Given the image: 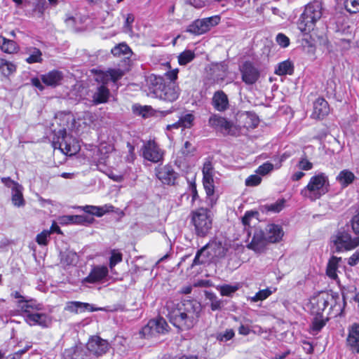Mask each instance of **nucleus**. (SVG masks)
<instances>
[{"mask_svg":"<svg viewBox=\"0 0 359 359\" xmlns=\"http://www.w3.org/2000/svg\"><path fill=\"white\" fill-rule=\"evenodd\" d=\"M146 89L147 95L151 97L158 98L164 85L163 79L154 74L149 75L146 79Z\"/></svg>","mask_w":359,"mask_h":359,"instance_id":"obj_15","label":"nucleus"},{"mask_svg":"<svg viewBox=\"0 0 359 359\" xmlns=\"http://www.w3.org/2000/svg\"><path fill=\"white\" fill-rule=\"evenodd\" d=\"M90 304L81 302H69L67 304L65 310L72 313H81L86 310H90Z\"/></svg>","mask_w":359,"mask_h":359,"instance_id":"obj_36","label":"nucleus"},{"mask_svg":"<svg viewBox=\"0 0 359 359\" xmlns=\"http://www.w3.org/2000/svg\"><path fill=\"white\" fill-rule=\"evenodd\" d=\"M297 167L302 170L308 171L313 168V163L310 162L306 156L301 157L298 163Z\"/></svg>","mask_w":359,"mask_h":359,"instance_id":"obj_52","label":"nucleus"},{"mask_svg":"<svg viewBox=\"0 0 359 359\" xmlns=\"http://www.w3.org/2000/svg\"><path fill=\"white\" fill-rule=\"evenodd\" d=\"M196 57L193 50H185L178 55V62L180 65H186L191 62Z\"/></svg>","mask_w":359,"mask_h":359,"instance_id":"obj_44","label":"nucleus"},{"mask_svg":"<svg viewBox=\"0 0 359 359\" xmlns=\"http://www.w3.org/2000/svg\"><path fill=\"white\" fill-rule=\"evenodd\" d=\"M124 74L125 72L121 69H109L106 72H100L96 75L95 81L97 83H104L107 84L110 81L116 83L121 79Z\"/></svg>","mask_w":359,"mask_h":359,"instance_id":"obj_21","label":"nucleus"},{"mask_svg":"<svg viewBox=\"0 0 359 359\" xmlns=\"http://www.w3.org/2000/svg\"><path fill=\"white\" fill-rule=\"evenodd\" d=\"M351 226L355 234L359 236V209L351 219Z\"/></svg>","mask_w":359,"mask_h":359,"instance_id":"obj_57","label":"nucleus"},{"mask_svg":"<svg viewBox=\"0 0 359 359\" xmlns=\"http://www.w3.org/2000/svg\"><path fill=\"white\" fill-rule=\"evenodd\" d=\"M212 104L217 111H224L229 106L226 95L223 91H217L212 97Z\"/></svg>","mask_w":359,"mask_h":359,"instance_id":"obj_32","label":"nucleus"},{"mask_svg":"<svg viewBox=\"0 0 359 359\" xmlns=\"http://www.w3.org/2000/svg\"><path fill=\"white\" fill-rule=\"evenodd\" d=\"M109 274V269L107 266L104 265H96L93 266L86 278L82 280V283H102Z\"/></svg>","mask_w":359,"mask_h":359,"instance_id":"obj_14","label":"nucleus"},{"mask_svg":"<svg viewBox=\"0 0 359 359\" xmlns=\"http://www.w3.org/2000/svg\"><path fill=\"white\" fill-rule=\"evenodd\" d=\"M264 233L268 242L273 243L279 242L284 235L282 227L274 224H268Z\"/></svg>","mask_w":359,"mask_h":359,"instance_id":"obj_27","label":"nucleus"},{"mask_svg":"<svg viewBox=\"0 0 359 359\" xmlns=\"http://www.w3.org/2000/svg\"><path fill=\"white\" fill-rule=\"evenodd\" d=\"M209 126L224 135H236L238 128L232 121L217 114H212L208 120Z\"/></svg>","mask_w":359,"mask_h":359,"instance_id":"obj_11","label":"nucleus"},{"mask_svg":"<svg viewBox=\"0 0 359 359\" xmlns=\"http://www.w3.org/2000/svg\"><path fill=\"white\" fill-rule=\"evenodd\" d=\"M195 120V116L194 114L189 113L182 115L178 121L175 123L168 125L167 126L168 129L172 128H191L194 125V121Z\"/></svg>","mask_w":359,"mask_h":359,"instance_id":"obj_30","label":"nucleus"},{"mask_svg":"<svg viewBox=\"0 0 359 359\" xmlns=\"http://www.w3.org/2000/svg\"><path fill=\"white\" fill-rule=\"evenodd\" d=\"M219 22L220 17L219 15L198 19L189 25L187 31L195 35H201L209 31L212 27L217 25Z\"/></svg>","mask_w":359,"mask_h":359,"instance_id":"obj_10","label":"nucleus"},{"mask_svg":"<svg viewBox=\"0 0 359 359\" xmlns=\"http://www.w3.org/2000/svg\"><path fill=\"white\" fill-rule=\"evenodd\" d=\"M24 53L27 55L25 61L28 64L41 63L43 60L42 52L36 47H26Z\"/></svg>","mask_w":359,"mask_h":359,"instance_id":"obj_29","label":"nucleus"},{"mask_svg":"<svg viewBox=\"0 0 359 359\" xmlns=\"http://www.w3.org/2000/svg\"><path fill=\"white\" fill-rule=\"evenodd\" d=\"M60 136L57 142L53 141L55 149L59 148L66 155H74L79 151L78 142L72 135H68L65 130H60Z\"/></svg>","mask_w":359,"mask_h":359,"instance_id":"obj_7","label":"nucleus"},{"mask_svg":"<svg viewBox=\"0 0 359 359\" xmlns=\"http://www.w3.org/2000/svg\"><path fill=\"white\" fill-rule=\"evenodd\" d=\"M189 190L191 195V203H194L197 199H198L199 196L198 194V191L196 189V184L195 182H191L189 184Z\"/></svg>","mask_w":359,"mask_h":359,"instance_id":"obj_63","label":"nucleus"},{"mask_svg":"<svg viewBox=\"0 0 359 359\" xmlns=\"http://www.w3.org/2000/svg\"><path fill=\"white\" fill-rule=\"evenodd\" d=\"M261 177L257 175H253L248 177L245 180L247 186H257L261 182Z\"/></svg>","mask_w":359,"mask_h":359,"instance_id":"obj_60","label":"nucleus"},{"mask_svg":"<svg viewBox=\"0 0 359 359\" xmlns=\"http://www.w3.org/2000/svg\"><path fill=\"white\" fill-rule=\"evenodd\" d=\"M359 262V249H358L348 259V264L350 266H355Z\"/></svg>","mask_w":359,"mask_h":359,"instance_id":"obj_64","label":"nucleus"},{"mask_svg":"<svg viewBox=\"0 0 359 359\" xmlns=\"http://www.w3.org/2000/svg\"><path fill=\"white\" fill-rule=\"evenodd\" d=\"M1 182L4 185L8 188H11V190L13 189H16L18 187H20V184L13 180H11L10 177H1Z\"/></svg>","mask_w":359,"mask_h":359,"instance_id":"obj_59","label":"nucleus"},{"mask_svg":"<svg viewBox=\"0 0 359 359\" xmlns=\"http://www.w3.org/2000/svg\"><path fill=\"white\" fill-rule=\"evenodd\" d=\"M272 294V291L269 288L261 290L255 294V296L248 298L251 302H257L267 299Z\"/></svg>","mask_w":359,"mask_h":359,"instance_id":"obj_45","label":"nucleus"},{"mask_svg":"<svg viewBox=\"0 0 359 359\" xmlns=\"http://www.w3.org/2000/svg\"><path fill=\"white\" fill-rule=\"evenodd\" d=\"M76 253L68 251L61 254V263L65 266L75 265L77 263Z\"/></svg>","mask_w":359,"mask_h":359,"instance_id":"obj_40","label":"nucleus"},{"mask_svg":"<svg viewBox=\"0 0 359 359\" xmlns=\"http://www.w3.org/2000/svg\"><path fill=\"white\" fill-rule=\"evenodd\" d=\"M323 15L324 8L321 1L314 0L307 4L298 20V29L304 34L310 33Z\"/></svg>","mask_w":359,"mask_h":359,"instance_id":"obj_2","label":"nucleus"},{"mask_svg":"<svg viewBox=\"0 0 359 359\" xmlns=\"http://www.w3.org/2000/svg\"><path fill=\"white\" fill-rule=\"evenodd\" d=\"M187 2L196 8H201L208 5V0H187Z\"/></svg>","mask_w":359,"mask_h":359,"instance_id":"obj_62","label":"nucleus"},{"mask_svg":"<svg viewBox=\"0 0 359 359\" xmlns=\"http://www.w3.org/2000/svg\"><path fill=\"white\" fill-rule=\"evenodd\" d=\"M81 348L78 346H73L65 350L63 356L65 359H80L79 352Z\"/></svg>","mask_w":359,"mask_h":359,"instance_id":"obj_47","label":"nucleus"},{"mask_svg":"<svg viewBox=\"0 0 359 359\" xmlns=\"http://www.w3.org/2000/svg\"><path fill=\"white\" fill-rule=\"evenodd\" d=\"M168 317L170 323L180 331H188L198 323L202 307L196 300H184L174 304L168 302Z\"/></svg>","mask_w":359,"mask_h":359,"instance_id":"obj_1","label":"nucleus"},{"mask_svg":"<svg viewBox=\"0 0 359 359\" xmlns=\"http://www.w3.org/2000/svg\"><path fill=\"white\" fill-rule=\"evenodd\" d=\"M285 200L280 199L276 202L264 205V208L269 212H279L284 208Z\"/></svg>","mask_w":359,"mask_h":359,"instance_id":"obj_48","label":"nucleus"},{"mask_svg":"<svg viewBox=\"0 0 359 359\" xmlns=\"http://www.w3.org/2000/svg\"><path fill=\"white\" fill-rule=\"evenodd\" d=\"M240 70L243 81L248 85L255 83L259 78V70L250 62H245Z\"/></svg>","mask_w":359,"mask_h":359,"instance_id":"obj_17","label":"nucleus"},{"mask_svg":"<svg viewBox=\"0 0 359 359\" xmlns=\"http://www.w3.org/2000/svg\"><path fill=\"white\" fill-rule=\"evenodd\" d=\"M99 83L100 85L95 88L92 95V102L95 105L107 102L110 96V91L107 86V83Z\"/></svg>","mask_w":359,"mask_h":359,"instance_id":"obj_24","label":"nucleus"},{"mask_svg":"<svg viewBox=\"0 0 359 359\" xmlns=\"http://www.w3.org/2000/svg\"><path fill=\"white\" fill-rule=\"evenodd\" d=\"M62 79L63 74L58 70H53L41 76V79L44 84L53 87L60 85Z\"/></svg>","mask_w":359,"mask_h":359,"instance_id":"obj_28","label":"nucleus"},{"mask_svg":"<svg viewBox=\"0 0 359 359\" xmlns=\"http://www.w3.org/2000/svg\"><path fill=\"white\" fill-rule=\"evenodd\" d=\"M151 109L150 107L148 106H140V105H133V112L137 114L142 116L143 117H145L149 112V111Z\"/></svg>","mask_w":359,"mask_h":359,"instance_id":"obj_55","label":"nucleus"},{"mask_svg":"<svg viewBox=\"0 0 359 359\" xmlns=\"http://www.w3.org/2000/svg\"><path fill=\"white\" fill-rule=\"evenodd\" d=\"M268 241L264 232L261 229H255L251 242L247 245L248 248L255 252H262L267 244Z\"/></svg>","mask_w":359,"mask_h":359,"instance_id":"obj_20","label":"nucleus"},{"mask_svg":"<svg viewBox=\"0 0 359 359\" xmlns=\"http://www.w3.org/2000/svg\"><path fill=\"white\" fill-rule=\"evenodd\" d=\"M347 346L353 353H359V324L355 323L348 328Z\"/></svg>","mask_w":359,"mask_h":359,"instance_id":"obj_23","label":"nucleus"},{"mask_svg":"<svg viewBox=\"0 0 359 359\" xmlns=\"http://www.w3.org/2000/svg\"><path fill=\"white\" fill-rule=\"evenodd\" d=\"M191 223L198 236H207L212 226V217L208 208H201L191 212Z\"/></svg>","mask_w":359,"mask_h":359,"instance_id":"obj_4","label":"nucleus"},{"mask_svg":"<svg viewBox=\"0 0 359 359\" xmlns=\"http://www.w3.org/2000/svg\"><path fill=\"white\" fill-rule=\"evenodd\" d=\"M87 349L93 354L101 355L109 349V344L98 336L92 337L86 344Z\"/></svg>","mask_w":359,"mask_h":359,"instance_id":"obj_18","label":"nucleus"},{"mask_svg":"<svg viewBox=\"0 0 359 359\" xmlns=\"http://www.w3.org/2000/svg\"><path fill=\"white\" fill-rule=\"evenodd\" d=\"M203 184L206 193V202L212 207L217 202V197L215 195L214 175L215 169L210 161L204 163L203 169Z\"/></svg>","mask_w":359,"mask_h":359,"instance_id":"obj_6","label":"nucleus"},{"mask_svg":"<svg viewBox=\"0 0 359 359\" xmlns=\"http://www.w3.org/2000/svg\"><path fill=\"white\" fill-rule=\"evenodd\" d=\"M180 95V88L175 82H170L165 84L158 98L166 102H172Z\"/></svg>","mask_w":359,"mask_h":359,"instance_id":"obj_22","label":"nucleus"},{"mask_svg":"<svg viewBox=\"0 0 359 359\" xmlns=\"http://www.w3.org/2000/svg\"><path fill=\"white\" fill-rule=\"evenodd\" d=\"M16 70L15 65L6 60H0V71L5 76H8Z\"/></svg>","mask_w":359,"mask_h":359,"instance_id":"obj_41","label":"nucleus"},{"mask_svg":"<svg viewBox=\"0 0 359 359\" xmlns=\"http://www.w3.org/2000/svg\"><path fill=\"white\" fill-rule=\"evenodd\" d=\"M330 107L327 102L322 97H318L313 102V111L311 116L316 119L324 118L329 114Z\"/></svg>","mask_w":359,"mask_h":359,"instance_id":"obj_26","label":"nucleus"},{"mask_svg":"<svg viewBox=\"0 0 359 359\" xmlns=\"http://www.w3.org/2000/svg\"><path fill=\"white\" fill-rule=\"evenodd\" d=\"M114 207L111 205H105L104 206H94V205H86L83 208V210L89 214L95 215L97 217H102L105 213L110 211H113Z\"/></svg>","mask_w":359,"mask_h":359,"instance_id":"obj_34","label":"nucleus"},{"mask_svg":"<svg viewBox=\"0 0 359 359\" xmlns=\"http://www.w3.org/2000/svg\"><path fill=\"white\" fill-rule=\"evenodd\" d=\"M273 169V165L269 162L264 163L258 167L256 172L261 175H265Z\"/></svg>","mask_w":359,"mask_h":359,"instance_id":"obj_53","label":"nucleus"},{"mask_svg":"<svg viewBox=\"0 0 359 359\" xmlns=\"http://www.w3.org/2000/svg\"><path fill=\"white\" fill-rule=\"evenodd\" d=\"M336 252L351 250L359 245V236L352 238L351 234L345 231H340L333 240Z\"/></svg>","mask_w":359,"mask_h":359,"instance_id":"obj_9","label":"nucleus"},{"mask_svg":"<svg viewBox=\"0 0 359 359\" xmlns=\"http://www.w3.org/2000/svg\"><path fill=\"white\" fill-rule=\"evenodd\" d=\"M168 327L166 321L163 318L150 320L148 323L142 327L140 334L144 338L155 336L156 334H163L167 332Z\"/></svg>","mask_w":359,"mask_h":359,"instance_id":"obj_12","label":"nucleus"},{"mask_svg":"<svg viewBox=\"0 0 359 359\" xmlns=\"http://www.w3.org/2000/svg\"><path fill=\"white\" fill-rule=\"evenodd\" d=\"M22 189V185H20V187L12 189V202L15 206L20 207L25 205Z\"/></svg>","mask_w":359,"mask_h":359,"instance_id":"obj_39","label":"nucleus"},{"mask_svg":"<svg viewBox=\"0 0 359 359\" xmlns=\"http://www.w3.org/2000/svg\"><path fill=\"white\" fill-rule=\"evenodd\" d=\"M11 297L15 299V304L17 307L19 308L25 315L30 311V309H41V305L36 304L35 300L22 296L18 291H13L11 292Z\"/></svg>","mask_w":359,"mask_h":359,"instance_id":"obj_13","label":"nucleus"},{"mask_svg":"<svg viewBox=\"0 0 359 359\" xmlns=\"http://www.w3.org/2000/svg\"><path fill=\"white\" fill-rule=\"evenodd\" d=\"M294 72V65L290 60L280 62L275 69V74L278 75H292Z\"/></svg>","mask_w":359,"mask_h":359,"instance_id":"obj_37","label":"nucleus"},{"mask_svg":"<svg viewBox=\"0 0 359 359\" xmlns=\"http://www.w3.org/2000/svg\"><path fill=\"white\" fill-rule=\"evenodd\" d=\"M344 6L348 13H357L359 12V0H346Z\"/></svg>","mask_w":359,"mask_h":359,"instance_id":"obj_50","label":"nucleus"},{"mask_svg":"<svg viewBox=\"0 0 359 359\" xmlns=\"http://www.w3.org/2000/svg\"><path fill=\"white\" fill-rule=\"evenodd\" d=\"M0 48L6 53H13L17 50L16 43L5 37L0 36Z\"/></svg>","mask_w":359,"mask_h":359,"instance_id":"obj_38","label":"nucleus"},{"mask_svg":"<svg viewBox=\"0 0 359 359\" xmlns=\"http://www.w3.org/2000/svg\"><path fill=\"white\" fill-rule=\"evenodd\" d=\"M330 182L328 176L324 172H319L311 177L308 184L301 190V195L311 201L319 199L328 192Z\"/></svg>","mask_w":359,"mask_h":359,"instance_id":"obj_3","label":"nucleus"},{"mask_svg":"<svg viewBox=\"0 0 359 359\" xmlns=\"http://www.w3.org/2000/svg\"><path fill=\"white\" fill-rule=\"evenodd\" d=\"M142 156L147 161L158 163L163 161L165 151L154 140L143 142L141 148Z\"/></svg>","mask_w":359,"mask_h":359,"instance_id":"obj_8","label":"nucleus"},{"mask_svg":"<svg viewBox=\"0 0 359 359\" xmlns=\"http://www.w3.org/2000/svg\"><path fill=\"white\" fill-rule=\"evenodd\" d=\"M114 56L126 55L132 53L130 48L126 43H121L115 46L111 50Z\"/></svg>","mask_w":359,"mask_h":359,"instance_id":"obj_43","label":"nucleus"},{"mask_svg":"<svg viewBox=\"0 0 359 359\" xmlns=\"http://www.w3.org/2000/svg\"><path fill=\"white\" fill-rule=\"evenodd\" d=\"M276 39L277 43L283 48H286L290 44L289 38L284 34H282V33L278 34Z\"/></svg>","mask_w":359,"mask_h":359,"instance_id":"obj_56","label":"nucleus"},{"mask_svg":"<svg viewBox=\"0 0 359 359\" xmlns=\"http://www.w3.org/2000/svg\"><path fill=\"white\" fill-rule=\"evenodd\" d=\"M58 222L62 225L84 224L90 222L86 216L82 215H63L59 217Z\"/></svg>","mask_w":359,"mask_h":359,"instance_id":"obj_33","label":"nucleus"},{"mask_svg":"<svg viewBox=\"0 0 359 359\" xmlns=\"http://www.w3.org/2000/svg\"><path fill=\"white\" fill-rule=\"evenodd\" d=\"M156 176L163 184L173 185L178 177V174L172 165H165L156 168Z\"/></svg>","mask_w":359,"mask_h":359,"instance_id":"obj_16","label":"nucleus"},{"mask_svg":"<svg viewBox=\"0 0 359 359\" xmlns=\"http://www.w3.org/2000/svg\"><path fill=\"white\" fill-rule=\"evenodd\" d=\"M227 250L221 241L210 242L197 252L192 266L205 263L209 257H223L226 255Z\"/></svg>","mask_w":359,"mask_h":359,"instance_id":"obj_5","label":"nucleus"},{"mask_svg":"<svg viewBox=\"0 0 359 359\" xmlns=\"http://www.w3.org/2000/svg\"><path fill=\"white\" fill-rule=\"evenodd\" d=\"M234 337V332L232 329L226 330L224 332L217 334V339L221 341H227Z\"/></svg>","mask_w":359,"mask_h":359,"instance_id":"obj_54","label":"nucleus"},{"mask_svg":"<svg viewBox=\"0 0 359 359\" xmlns=\"http://www.w3.org/2000/svg\"><path fill=\"white\" fill-rule=\"evenodd\" d=\"M25 322L30 326L39 325L47 327L51 323V318L46 313H32L29 311L24 315Z\"/></svg>","mask_w":359,"mask_h":359,"instance_id":"obj_19","label":"nucleus"},{"mask_svg":"<svg viewBox=\"0 0 359 359\" xmlns=\"http://www.w3.org/2000/svg\"><path fill=\"white\" fill-rule=\"evenodd\" d=\"M255 214H257V212H245V214L244 215V216L242 218V223H243V226H245V228L250 227V220L252 219V218H253L255 217Z\"/></svg>","mask_w":359,"mask_h":359,"instance_id":"obj_61","label":"nucleus"},{"mask_svg":"<svg viewBox=\"0 0 359 359\" xmlns=\"http://www.w3.org/2000/svg\"><path fill=\"white\" fill-rule=\"evenodd\" d=\"M123 259V255L118 250H112L111 251V257L109 258V266L111 269H113L114 267L118 263L121 262Z\"/></svg>","mask_w":359,"mask_h":359,"instance_id":"obj_46","label":"nucleus"},{"mask_svg":"<svg viewBox=\"0 0 359 359\" xmlns=\"http://www.w3.org/2000/svg\"><path fill=\"white\" fill-rule=\"evenodd\" d=\"M355 180V176L353 172L348 169L342 170L336 177V181L344 189L351 184Z\"/></svg>","mask_w":359,"mask_h":359,"instance_id":"obj_31","label":"nucleus"},{"mask_svg":"<svg viewBox=\"0 0 359 359\" xmlns=\"http://www.w3.org/2000/svg\"><path fill=\"white\" fill-rule=\"evenodd\" d=\"M218 290L222 296H231L238 290V285H223L219 287Z\"/></svg>","mask_w":359,"mask_h":359,"instance_id":"obj_49","label":"nucleus"},{"mask_svg":"<svg viewBox=\"0 0 359 359\" xmlns=\"http://www.w3.org/2000/svg\"><path fill=\"white\" fill-rule=\"evenodd\" d=\"M341 261V257H337L335 256H332L330 259L326 271L327 275L330 278L332 279H336L337 278V271L339 266V264Z\"/></svg>","mask_w":359,"mask_h":359,"instance_id":"obj_35","label":"nucleus"},{"mask_svg":"<svg viewBox=\"0 0 359 359\" xmlns=\"http://www.w3.org/2000/svg\"><path fill=\"white\" fill-rule=\"evenodd\" d=\"M208 299L210 301V308L212 311L220 310L223 306V301L219 299L214 294H210Z\"/></svg>","mask_w":359,"mask_h":359,"instance_id":"obj_51","label":"nucleus"},{"mask_svg":"<svg viewBox=\"0 0 359 359\" xmlns=\"http://www.w3.org/2000/svg\"><path fill=\"white\" fill-rule=\"evenodd\" d=\"M325 323L326 322L323 318L322 315L316 314V316L313 318L311 325V332L313 334H316L325 325Z\"/></svg>","mask_w":359,"mask_h":359,"instance_id":"obj_42","label":"nucleus"},{"mask_svg":"<svg viewBox=\"0 0 359 359\" xmlns=\"http://www.w3.org/2000/svg\"><path fill=\"white\" fill-rule=\"evenodd\" d=\"M50 235V231H43L41 233L38 234L36 238V242L39 245H46L48 243V237Z\"/></svg>","mask_w":359,"mask_h":359,"instance_id":"obj_58","label":"nucleus"},{"mask_svg":"<svg viewBox=\"0 0 359 359\" xmlns=\"http://www.w3.org/2000/svg\"><path fill=\"white\" fill-rule=\"evenodd\" d=\"M332 299V297L326 292H322L319 294L316 297L311 299V304L313 309H316L315 312L318 315H322V313L327 307L330 303V300Z\"/></svg>","mask_w":359,"mask_h":359,"instance_id":"obj_25","label":"nucleus"}]
</instances>
